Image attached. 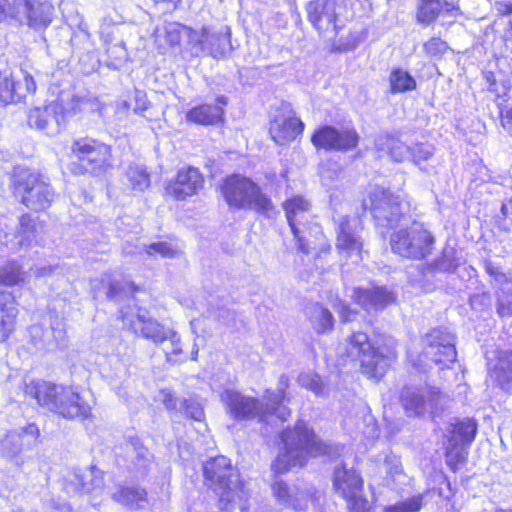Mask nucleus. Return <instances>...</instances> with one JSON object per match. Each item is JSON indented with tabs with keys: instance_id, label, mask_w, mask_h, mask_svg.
Returning <instances> with one entry per match:
<instances>
[{
	"instance_id": "50",
	"label": "nucleus",
	"mask_w": 512,
	"mask_h": 512,
	"mask_svg": "<svg viewBox=\"0 0 512 512\" xmlns=\"http://www.w3.org/2000/svg\"><path fill=\"white\" fill-rule=\"evenodd\" d=\"M499 121L503 129L512 137V107L499 108Z\"/></svg>"
},
{
	"instance_id": "55",
	"label": "nucleus",
	"mask_w": 512,
	"mask_h": 512,
	"mask_svg": "<svg viewBox=\"0 0 512 512\" xmlns=\"http://www.w3.org/2000/svg\"><path fill=\"white\" fill-rule=\"evenodd\" d=\"M137 176L139 177V180L137 182H132L133 188H137L139 190H143L145 188H148L150 185V176L149 174L145 172H138Z\"/></svg>"
},
{
	"instance_id": "1",
	"label": "nucleus",
	"mask_w": 512,
	"mask_h": 512,
	"mask_svg": "<svg viewBox=\"0 0 512 512\" xmlns=\"http://www.w3.org/2000/svg\"><path fill=\"white\" fill-rule=\"evenodd\" d=\"M23 392L36 400L40 407L66 420L86 421L92 419V406L84 398L79 386L57 385L33 379L25 384Z\"/></svg>"
},
{
	"instance_id": "8",
	"label": "nucleus",
	"mask_w": 512,
	"mask_h": 512,
	"mask_svg": "<svg viewBox=\"0 0 512 512\" xmlns=\"http://www.w3.org/2000/svg\"><path fill=\"white\" fill-rule=\"evenodd\" d=\"M204 485L217 496L221 511L230 512L239 493L244 492V482L240 479L230 458L216 455L203 463Z\"/></svg>"
},
{
	"instance_id": "18",
	"label": "nucleus",
	"mask_w": 512,
	"mask_h": 512,
	"mask_svg": "<svg viewBox=\"0 0 512 512\" xmlns=\"http://www.w3.org/2000/svg\"><path fill=\"white\" fill-rule=\"evenodd\" d=\"M228 412L235 420H253L267 422L268 412L263 411L261 402L252 396H245L237 391L226 394Z\"/></svg>"
},
{
	"instance_id": "32",
	"label": "nucleus",
	"mask_w": 512,
	"mask_h": 512,
	"mask_svg": "<svg viewBox=\"0 0 512 512\" xmlns=\"http://www.w3.org/2000/svg\"><path fill=\"white\" fill-rule=\"evenodd\" d=\"M478 432L477 421L474 418L458 419L452 424L451 434L456 436L464 446H469Z\"/></svg>"
},
{
	"instance_id": "4",
	"label": "nucleus",
	"mask_w": 512,
	"mask_h": 512,
	"mask_svg": "<svg viewBox=\"0 0 512 512\" xmlns=\"http://www.w3.org/2000/svg\"><path fill=\"white\" fill-rule=\"evenodd\" d=\"M343 359L358 361L360 372L368 379L380 381L391 369L398 353L390 344L372 345L370 337L363 331H352L346 339Z\"/></svg>"
},
{
	"instance_id": "49",
	"label": "nucleus",
	"mask_w": 512,
	"mask_h": 512,
	"mask_svg": "<svg viewBox=\"0 0 512 512\" xmlns=\"http://www.w3.org/2000/svg\"><path fill=\"white\" fill-rule=\"evenodd\" d=\"M335 310L341 324L353 322L358 314V311L353 309L350 304L343 299H338Z\"/></svg>"
},
{
	"instance_id": "39",
	"label": "nucleus",
	"mask_w": 512,
	"mask_h": 512,
	"mask_svg": "<svg viewBox=\"0 0 512 512\" xmlns=\"http://www.w3.org/2000/svg\"><path fill=\"white\" fill-rule=\"evenodd\" d=\"M207 42L210 56L215 59H220L226 56L230 47V40L225 34L213 33L208 36Z\"/></svg>"
},
{
	"instance_id": "60",
	"label": "nucleus",
	"mask_w": 512,
	"mask_h": 512,
	"mask_svg": "<svg viewBox=\"0 0 512 512\" xmlns=\"http://www.w3.org/2000/svg\"><path fill=\"white\" fill-rule=\"evenodd\" d=\"M507 512H512V510H507Z\"/></svg>"
},
{
	"instance_id": "51",
	"label": "nucleus",
	"mask_w": 512,
	"mask_h": 512,
	"mask_svg": "<svg viewBox=\"0 0 512 512\" xmlns=\"http://www.w3.org/2000/svg\"><path fill=\"white\" fill-rule=\"evenodd\" d=\"M499 121L503 129L512 137V107L499 108Z\"/></svg>"
},
{
	"instance_id": "28",
	"label": "nucleus",
	"mask_w": 512,
	"mask_h": 512,
	"mask_svg": "<svg viewBox=\"0 0 512 512\" xmlns=\"http://www.w3.org/2000/svg\"><path fill=\"white\" fill-rule=\"evenodd\" d=\"M334 151L346 153L357 149L360 142L358 131L353 125L343 128L334 127Z\"/></svg>"
},
{
	"instance_id": "26",
	"label": "nucleus",
	"mask_w": 512,
	"mask_h": 512,
	"mask_svg": "<svg viewBox=\"0 0 512 512\" xmlns=\"http://www.w3.org/2000/svg\"><path fill=\"white\" fill-rule=\"evenodd\" d=\"M272 495L281 504L291 507L295 511H303L307 508L304 498L293 495L290 485L284 480H276L271 485Z\"/></svg>"
},
{
	"instance_id": "15",
	"label": "nucleus",
	"mask_w": 512,
	"mask_h": 512,
	"mask_svg": "<svg viewBox=\"0 0 512 512\" xmlns=\"http://www.w3.org/2000/svg\"><path fill=\"white\" fill-rule=\"evenodd\" d=\"M228 99L224 95H218L213 102L202 101L190 107L185 112L187 124L201 127H219L226 121L225 108Z\"/></svg>"
},
{
	"instance_id": "21",
	"label": "nucleus",
	"mask_w": 512,
	"mask_h": 512,
	"mask_svg": "<svg viewBox=\"0 0 512 512\" xmlns=\"http://www.w3.org/2000/svg\"><path fill=\"white\" fill-rule=\"evenodd\" d=\"M24 436L31 437L33 442L40 438V430L35 422L26 424L21 431L9 430L2 440V453L8 459L19 457L26 449L31 448L30 443L23 441Z\"/></svg>"
},
{
	"instance_id": "56",
	"label": "nucleus",
	"mask_w": 512,
	"mask_h": 512,
	"mask_svg": "<svg viewBox=\"0 0 512 512\" xmlns=\"http://www.w3.org/2000/svg\"><path fill=\"white\" fill-rule=\"evenodd\" d=\"M155 5H162L165 8L174 11L182 3V0H152Z\"/></svg>"
},
{
	"instance_id": "40",
	"label": "nucleus",
	"mask_w": 512,
	"mask_h": 512,
	"mask_svg": "<svg viewBox=\"0 0 512 512\" xmlns=\"http://www.w3.org/2000/svg\"><path fill=\"white\" fill-rule=\"evenodd\" d=\"M422 48L427 57L438 60L448 52L449 44L439 36H432L423 42Z\"/></svg>"
},
{
	"instance_id": "45",
	"label": "nucleus",
	"mask_w": 512,
	"mask_h": 512,
	"mask_svg": "<svg viewBox=\"0 0 512 512\" xmlns=\"http://www.w3.org/2000/svg\"><path fill=\"white\" fill-rule=\"evenodd\" d=\"M386 148L387 154L395 163L403 162L409 152V147L406 143L395 137L387 138Z\"/></svg>"
},
{
	"instance_id": "58",
	"label": "nucleus",
	"mask_w": 512,
	"mask_h": 512,
	"mask_svg": "<svg viewBox=\"0 0 512 512\" xmlns=\"http://www.w3.org/2000/svg\"><path fill=\"white\" fill-rule=\"evenodd\" d=\"M174 422L177 423V424H181L180 420H175Z\"/></svg>"
},
{
	"instance_id": "25",
	"label": "nucleus",
	"mask_w": 512,
	"mask_h": 512,
	"mask_svg": "<svg viewBox=\"0 0 512 512\" xmlns=\"http://www.w3.org/2000/svg\"><path fill=\"white\" fill-rule=\"evenodd\" d=\"M264 399L266 408H263V411H267L268 416L277 415V417L282 421H286L290 418L292 413L291 409L284 405L285 402L289 401L285 389H280L278 391L266 389L264 391Z\"/></svg>"
},
{
	"instance_id": "46",
	"label": "nucleus",
	"mask_w": 512,
	"mask_h": 512,
	"mask_svg": "<svg viewBox=\"0 0 512 512\" xmlns=\"http://www.w3.org/2000/svg\"><path fill=\"white\" fill-rule=\"evenodd\" d=\"M49 120L50 114L47 108L34 107L29 110L27 122L31 128L44 130L48 126Z\"/></svg>"
},
{
	"instance_id": "27",
	"label": "nucleus",
	"mask_w": 512,
	"mask_h": 512,
	"mask_svg": "<svg viewBox=\"0 0 512 512\" xmlns=\"http://www.w3.org/2000/svg\"><path fill=\"white\" fill-rule=\"evenodd\" d=\"M145 288L137 284L133 280L125 281H110L107 290L106 298L110 301H120L122 299H135L136 295L144 292Z\"/></svg>"
},
{
	"instance_id": "33",
	"label": "nucleus",
	"mask_w": 512,
	"mask_h": 512,
	"mask_svg": "<svg viewBox=\"0 0 512 512\" xmlns=\"http://www.w3.org/2000/svg\"><path fill=\"white\" fill-rule=\"evenodd\" d=\"M334 126L323 124L316 127L310 135V141L316 150L334 151Z\"/></svg>"
},
{
	"instance_id": "24",
	"label": "nucleus",
	"mask_w": 512,
	"mask_h": 512,
	"mask_svg": "<svg viewBox=\"0 0 512 512\" xmlns=\"http://www.w3.org/2000/svg\"><path fill=\"white\" fill-rule=\"evenodd\" d=\"M15 296L7 291H0V343H8L17 327L19 315Z\"/></svg>"
},
{
	"instance_id": "29",
	"label": "nucleus",
	"mask_w": 512,
	"mask_h": 512,
	"mask_svg": "<svg viewBox=\"0 0 512 512\" xmlns=\"http://www.w3.org/2000/svg\"><path fill=\"white\" fill-rule=\"evenodd\" d=\"M309 320L315 332L319 335L328 334L335 328V318L332 312L328 307L318 302L314 304V314Z\"/></svg>"
},
{
	"instance_id": "5",
	"label": "nucleus",
	"mask_w": 512,
	"mask_h": 512,
	"mask_svg": "<svg viewBox=\"0 0 512 512\" xmlns=\"http://www.w3.org/2000/svg\"><path fill=\"white\" fill-rule=\"evenodd\" d=\"M216 191L230 210H254L264 216L275 212L271 198L256 181L242 173L225 175L218 182Z\"/></svg>"
},
{
	"instance_id": "44",
	"label": "nucleus",
	"mask_w": 512,
	"mask_h": 512,
	"mask_svg": "<svg viewBox=\"0 0 512 512\" xmlns=\"http://www.w3.org/2000/svg\"><path fill=\"white\" fill-rule=\"evenodd\" d=\"M423 506L421 494L412 496L404 501L385 506L383 512H418Z\"/></svg>"
},
{
	"instance_id": "35",
	"label": "nucleus",
	"mask_w": 512,
	"mask_h": 512,
	"mask_svg": "<svg viewBox=\"0 0 512 512\" xmlns=\"http://www.w3.org/2000/svg\"><path fill=\"white\" fill-rule=\"evenodd\" d=\"M144 252L149 257L160 256L162 258L173 259L181 254V250L176 243L169 241L153 242L144 247Z\"/></svg>"
},
{
	"instance_id": "13",
	"label": "nucleus",
	"mask_w": 512,
	"mask_h": 512,
	"mask_svg": "<svg viewBox=\"0 0 512 512\" xmlns=\"http://www.w3.org/2000/svg\"><path fill=\"white\" fill-rule=\"evenodd\" d=\"M205 183L206 177L199 167L184 165L165 183L164 193L174 201H186L197 196Z\"/></svg>"
},
{
	"instance_id": "36",
	"label": "nucleus",
	"mask_w": 512,
	"mask_h": 512,
	"mask_svg": "<svg viewBox=\"0 0 512 512\" xmlns=\"http://www.w3.org/2000/svg\"><path fill=\"white\" fill-rule=\"evenodd\" d=\"M24 275L21 264L16 261H9L0 269V285L16 286L24 281Z\"/></svg>"
},
{
	"instance_id": "23",
	"label": "nucleus",
	"mask_w": 512,
	"mask_h": 512,
	"mask_svg": "<svg viewBox=\"0 0 512 512\" xmlns=\"http://www.w3.org/2000/svg\"><path fill=\"white\" fill-rule=\"evenodd\" d=\"M17 5L20 12L19 24L25 19L29 27L38 29L46 28L52 21V6L45 1L18 0Z\"/></svg>"
},
{
	"instance_id": "42",
	"label": "nucleus",
	"mask_w": 512,
	"mask_h": 512,
	"mask_svg": "<svg viewBox=\"0 0 512 512\" xmlns=\"http://www.w3.org/2000/svg\"><path fill=\"white\" fill-rule=\"evenodd\" d=\"M429 346L437 349L434 357V362L436 364L448 366L449 364L455 362L457 351L453 344L449 342L440 344L430 342Z\"/></svg>"
},
{
	"instance_id": "2",
	"label": "nucleus",
	"mask_w": 512,
	"mask_h": 512,
	"mask_svg": "<svg viewBox=\"0 0 512 512\" xmlns=\"http://www.w3.org/2000/svg\"><path fill=\"white\" fill-rule=\"evenodd\" d=\"M66 156L67 169L74 177L100 180L115 168L113 146L91 135L72 138Z\"/></svg>"
},
{
	"instance_id": "57",
	"label": "nucleus",
	"mask_w": 512,
	"mask_h": 512,
	"mask_svg": "<svg viewBox=\"0 0 512 512\" xmlns=\"http://www.w3.org/2000/svg\"><path fill=\"white\" fill-rule=\"evenodd\" d=\"M506 209H507V208H506V205H504V204H503V205H502V207H501V211H502V213H503L504 215L506 214Z\"/></svg>"
},
{
	"instance_id": "34",
	"label": "nucleus",
	"mask_w": 512,
	"mask_h": 512,
	"mask_svg": "<svg viewBox=\"0 0 512 512\" xmlns=\"http://www.w3.org/2000/svg\"><path fill=\"white\" fill-rule=\"evenodd\" d=\"M115 499L127 506L137 508L147 501V491L135 486H122L118 489Z\"/></svg>"
},
{
	"instance_id": "9",
	"label": "nucleus",
	"mask_w": 512,
	"mask_h": 512,
	"mask_svg": "<svg viewBox=\"0 0 512 512\" xmlns=\"http://www.w3.org/2000/svg\"><path fill=\"white\" fill-rule=\"evenodd\" d=\"M410 203L405 194L382 186L371 190L363 208L368 210L376 226L387 230L396 229L409 212Z\"/></svg>"
},
{
	"instance_id": "54",
	"label": "nucleus",
	"mask_w": 512,
	"mask_h": 512,
	"mask_svg": "<svg viewBox=\"0 0 512 512\" xmlns=\"http://www.w3.org/2000/svg\"><path fill=\"white\" fill-rule=\"evenodd\" d=\"M162 395V403L168 411H175L177 408V398L169 390L162 389L160 391Z\"/></svg>"
},
{
	"instance_id": "43",
	"label": "nucleus",
	"mask_w": 512,
	"mask_h": 512,
	"mask_svg": "<svg viewBox=\"0 0 512 512\" xmlns=\"http://www.w3.org/2000/svg\"><path fill=\"white\" fill-rule=\"evenodd\" d=\"M181 414L184 419L191 422H201L205 419L202 405L193 399H184L181 402Z\"/></svg>"
},
{
	"instance_id": "20",
	"label": "nucleus",
	"mask_w": 512,
	"mask_h": 512,
	"mask_svg": "<svg viewBox=\"0 0 512 512\" xmlns=\"http://www.w3.org/2000/svg\"><path fill=\"white\" fill-rule=\"evenodd\" d=\"M119 319L131 333L156 344L164 342L169 337V331L153 318L137 314L133 320L126 322V314L121 312Z\"/></svg>"
},
{
	"instance_id": "11",
	"label": "nucleus",
	"mask_w": 512,
	"mask_h": 512,
	"mask_svg": "<svg viewBox=\"0 0 512 512\" xmlns=\"http://www.w3.org/2000/svg\"><path fill=\"white\" fill-rule=\"evenodd\" d=\"M365 481L361 471L339 463L333 470L332 488L347 505L348 512H370L371 507L364 493Z\"/></svg>"
},
{
	"instance_id": "3",
	"label": "nucleus",
	"mask_w": 512,
	"mask_h": 512,
	"mask_svg": "<svg viewBox=\"0 0 512 512\" xmlns=\"http://www.w3.org/2000/svg\"><path fill=\"white\" fill-rule=\"evenodd\" d=\"M280 438L284 450L271 464L274 476L286 474L293 468H303L309 459L325 456L330 451L329 445L305 423L296 424L293 431L289 428L283 430Z\"/></svg>"
},
{
	"instance_id": "47",
	"label": "nucleus",
	"mask_w": 512,
	"mask_h": 512,
	"mask_svg": "<svg viewBox=\"0 0 512 512\" xmlns=\"http://www.w3.org/2000/svg\"><path fill=\"white\" fill-rule=\"evenodd\" d=\"M408 154L415 164H420L433 156L434 149L426 143H415L412 147H409Z\"/></svg>"
},
{
	"instance_id": "41",
	"label": "nucleus",
	"mask_w": 512,
	"mask_h": 512,
	"mask_svg": "<svg viewBox=\"0 0 512 512\" xmlns=\"http://www.w3.org/2000/svg\"><path fill=\"white\" fill-rule=\"evenodd\" d=\"M467 450L457 443L451 444L445 451L446 464L451 471L456 472L467 461Z\"/></svg>"
},
{
	"instance_id": "17",
	"label": "nucleus",
	"mask_w": 512,
	"mask_h": 512,
	"mask_svg": "<svg viewBox=\"0 0 512 512\" xmlns=\"http://www.w3.org/2000/svg\"><path fill=\"white\" fill-rule=\"evenodd\" d=\"M25 93L18 91L19 81L11 70L0 69V108L22 102L28 95H34L37 91V84L32 74H23Z\"/></svg>"
},
{
	"instance_id": "19",
	"label": "nucleus",
	"mask_w": 512,
	"mask_h": 512,
	"mask_svg": "<svg viewBox=\"0 0 512 512\" xmlns=\"http://www.w3.org/2000/svg\"><path fill=\"white\" fill-rule=\"evenodd\" d=\"M396 294L384 286H373L371 288L356 287L353 289L352 301L363 310H383L396 302Z\"/></svg>"
},
{
	"instance_id": "12",
	"label": "nucleus",
	"mask_w": 512,
	"mask_h": 512,
	"mask_svg": "<svg viewBox=\"0 0 512 512\" xmlns=\"http://www.w3.org/2000/svg\"><path fill=\"white\" fill-rule=\"evenodd\" d=\"M278 114L269 121L268 134L270 139L278 146L287 147L303 137L306 124L297 115L290 103H282Z\"/></svg>"
},
{
	"instance_id": "52",
	"label": "nucleus",
	"mask_w": 512,
	"mask_h": 512,
	"mask_svg": "<svg viewBox=\"0 0 512 512\" xmlns=\"http://www.w3.org/2000/svg\"><path fill=\"white\" fill-rule=\"evenodd\" d=\"M486 80L488 82L489 90L493 93H495L498 97L500 96V93L506 94L510 90V85L502 84L503 88L502 90L498 86V80L495 78L494 74L490 72L486 76Z\"/></svg>"
},
{
	"instance_id": "14",
	"label": "nucleus",
	"mask_w": 512,
	"mask_h": 512,
	"mask_svg": "<svg viewBox=\"0 0 512 512\" xmlns=\"http://www.w3.org/2000/svg\"><path fill=\"white\" fill-rule=\"evenodd\" d=\"M355 219L350 215L342 216L335 229V249L337 254L345 259L357 257L362 259L364 242Z\"/></svg>"
},
{
	"instance_id": "22",
	"label": "nucleus",
	"mask_w": 512,
	"mask_h": 512,
	"mask_svg": "<svg viewBox=\"0 0 512 512\" xmlns=\"http://www.w3.org/2000/svg\"><path fill=\"white\" fill-rule=\"evenodd\" d=\"M460 13L457 0H419L415 19L420 25L427 27L436 22L441 15Z\"/></svg>"
},
{
	"instance_id": "59",
	"label": "nucleus",
	"mask_w": 512,
	"mask_h": 512,
	"mask_svg": "<svg viewBox=\"0 0 512 512\" xmlns=\"http://www.w3.org/2000/svg\"><path fill=\"white\" fill-rule=\"evenodd\" d=\"M174 353H181V350H175Z\"/></svg>"
},
{
	"instance_id": "7",
	"label": "nucleus",
	"mask_w": 512,
	"mask_h": 512,
	"mask_svg": "<svg viewBox=\"0 0 512 512\" xmlns=\"http://www.w3.org/2000/svg\"><path fill=\"white\" fill-rule=\"evenodd\" d=\"M9 190L16 202L35 213L46 212L55 197L49 179L29 167L13 168L9 178Z\"/></svg>"
},
{
	"instance_id": "16",
	"label": "nucleus",
	"mask_w": 512,
	"mask_h": 512,
	"mask_svg": "<svg viewBox=\"0 0 512 512\" xmlns=\"http://www.w3.org/2000/svg\"><path fill=\"white\" fill-rule=\"evenodd\" d=\"M285 217L290 231L295 240L298 251L303 254L310 253V245L304 238L299 228V224L303 216L310 210L311 204L303 195H293L285 199L282 204Z\"/></svg>"
},
{
	"instance_id": "31",
	"label": "nucleus",
	"mask_w": 512,
	"mask_h": 512,
	"mask_svg": "<svg viewBox=\"0 0 512 512\" xmlns=\"http://www.w3.org/2000/svg\"><path fill=\"white\" fill-rule=\"evenodd\" d=\"M399 401L409 415L419 416L425 411L426 401L424 396L412 387H404L401 390Z\"/></svg>"
},
{
	"instance_id": "6",
	"label": "nucleus",
	"mask_w": 512,
	"mask_h": 512,
	"mask_svg": "<svg viewBox=\"0 0 512 512\" xmlns=\"http://www.w3.org/2000/svg\"><path fill=\"white\" fill-rule=\"evenodd\" d=\"M340 0H310L305 5L306 17L312 27L321 36L331 34V51L342 53L355 49L361 38L357 32H349L347 36H339L344 28L340 20Z\"/></svg>"
},
{
	"instance_id": "10",
	"label": "nucleus",
	"mask_w": 512,
	"mask_h": 512,
	"mask_svg": "<svg viewBox=\"0 0 512 512\" xmlns=\"http://www.w3.org/2000/svg\"><path fill=\"white\" fill-rule=\"evenodd\" d=\"M389 243L394 254L412 261H422L433 254L436 237L423 223L414 221L410 227L393 232Z\"/></svg>"
},
{
	"instance_id": "48",
	"label": "nucleus",
	"mask_w": 512,
	"mask_h": 512,
	"mask_svg": "<svg viewBox=\"0 0 512 512\" xmlns=\"http://www.w3.org/2000/svg\"><path fill=\"white\" fill-rule=\"evenodd\" d=\"M17 3L18 0H0V22L8 20L20 21Z\"/></svg>"
},
{
	"instance_id": "30",
	"label": "nucleus",
	"mask_w": 512,
	"mask_h": 512,
	"mask_svg": "<svg viewBox=\"0 0 512 512\" xmlns=\"http://www.w3.org/2000/svg\"><path fill=\"white\" fill-rule=\"evenodd\" d=\"M417 87L416 80L406 70L396 67L389 75V91L392 94H402L414 91Z\"/></svg>"
},
{
	"instance_id": "38",
	"label": "nucleus",
	"mask_w": 512,
	"mask_h": 512,
	"mask_svg": "<svg viewBox=\"0 0 512 512\" xmlns=\"http://www.w3.org/2000/svg\"><path fill=\"white\" fill-rule=\"evenodd\" d=\"M193 30L180 24L178 22H172L165 26L164 33L162 35L163 38V46L173 48L180 45L182 40V35L184 32H192Z\"/></svg>"
},
{
	"instance_id": "37",
	"label": "nucleus",
	"mask_w": 512,
	"mask_h": 512,
	"mask_svg": "<svg viewBox=\"0 0 512 512\" xmlns=\"http://www.w3.org/2000/svg\"><path fill=\"white\" fill-rule=\"evenodd\" d=\"M37 232V221L30 213H23L19 217L18 232L21 237L19 240L20 246H30L31 237H34Z\"/></svg>"
},
{
	"instance_id": "53",
	"label": "nucleus",
	"mask_w": 512,
	"mask_h": 512,
	"mask_svg": "<svg viewBox=\"0 0 512 512\" xmlns=\"http://www.w3.org/2000/svg\"><path fill=\"white\" fill-rule=\"evenodd\" d=\"M486 80L488 82L489 90L493 93H495L498 97L500 96V93L506 94L510 90V85L502 84L503 88L502 90L498 86V80L495 78L494 74L490 72L486 76Z\"/></svg>"
}]
</instances>
